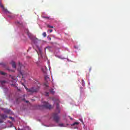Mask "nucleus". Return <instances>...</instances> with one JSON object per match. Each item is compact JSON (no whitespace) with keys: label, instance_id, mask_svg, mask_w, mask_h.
Masks as SVG:
<instances>
[{"label":"nucleus","instance_id":"33","mask_svg":"<svg viewBox=\"0 0 130 130\" xmlns=\"http://www.w3.org/2000/svg\"><path fill=\"white\" fill-rule=\"evenodd\" d=\"M46 87H48V85L46 84Z\"/></svg>","mask_w":130,"mask_h":130},{"label":"nucleus","instance_id":"5","mask_svg":"<svg viewBox=\"0 0 130 130\" xmlns=\"http://www.w3.org/2000/svg\"><path fill=\"white\" fill-rule=\"evenodd\" d=\"M0 7L2 8V9L4 12H6V13H9V11H8V10L7 9H6V8H5L4 7V5L1 3H0Z\"/></svg>","mask_w":130,"mask_h":130},{"label":"nucleus","instance_id":"35","mask_svg":"<svg viewBox=\"0 0 130 130\" xmlns=\"http://www.w3.org/2000/svg\"><path fill=\"white\" fill-rule=\"evenodd\" d=\"M24 97H25V95H24Z\"/></svg>","mask_w":130,"mask_h":130},{"label":"nucleus","instance_id":"1","mask_svg":"<svg viewBox=\"0 0 130 130\" xmlns=\"http://www.w3.org/2000/svg\"><path fill=\"white\" fill-rule=\"evenodd\" d=\"M60 112V110L59 109V105L58 104H56V111L55 113H53L52 114V117L54 121L56 122V123H58L59 122V119H60V117L58 116V113Z\"/></svg>","mask_w":130,"mask_h":130},{"label":"nucleus","instance_id":"17","mask_svg":"<svg viewBox=\"0 0 130 130\" xmlns=\"http://www.w3.org/2000/svg\"><path fill=\"white\" fill-rule=\"evenodd\" d=\"M10 111H11L10 110L7 109L6 110H5V112H6V113H9Z\"/></svg>","mask_w":130,"mask_h":130},{"label":"nucleus","instance_id":"9","mask_svg":"<svg viewBox=\"0 0 130 130\" xmlns=\"http://www.w3.org/2000/svg\"><path fill=\"white\" fill-rule=\"evenodd\" d=\"M79 122H75L74 123H73L71 125L74 126V125H78L79 124Z\"/></svg>","mask_w":130,"mask_h":130},{"label":"nucleus","instance_id":"16","mask_svg":"<svg viewBox=\"0 0 130 130\" xmlns=\"http://www.w3.org/2000/svg\"><path fill=\"white\" fill-rule=\"evenodd\" d=\"M50 48H51V47H47L45 48V50H46V49H48L49 50H50Z\"/></svg>","mask_w":130,"mask_h":130},{"label":"nucleus","instance_id":"30","mask_svg":"<svg viewBox=\"0 0 130 130\" xmlns=\"http://www.w3.org/2000/svg\"><path fill=\"white\" fill-rule=\"evenodd\" d=\"M45 69L46 71L47 70V68H46V67H45Z\"/></svg>","mask_w":130,"mask_h":130},{"label":"nucleus","instance_id":"4","mask_svg":"<svg viewBox=\"0 0 130 130\" xmlns=\"http://www.w3.org/2000/svg\"><path fill=\"white\" fill-rule=\"evenodd\" d=\"M7 84V81L6 80H1L0 81V86L3 87Z\"/></svg>","mask_w":130,"mask_h":130},{"label":"nucleus","instance_id":"34","mask_svg":"<svg viewBox=\"0 0 130 130\" xmlns=\"http://www.w3.org/2000/svg\"><path fill=\"white\" fill-rule=\"evenodd\" d=\"M50 40H51V38H50Z\"/></svg>","mask_w":130,"mask_h":130},{"label":"nucleus","instance_id":"11","mask_svg":"<svg viewBox=\"0 0 130 130\" xmlns=\"http://www.w3.org/2000/svg\"><path fill=\"white\" fill-rule=\"evenodd\" d=\"M50 92L51 93V94H54V91L53 90V89H50Z\"/></svg>","mask_w":130,"mask_h":130},{"label":"nucleus","instance_id":"10","mask_svg":"<svg viewBox=\"0 0 130 130\" xmlns=\"http://www.w3.org/2000/svg\"><path fill=\"white\" fill-rule=\"evenodd\" d=\"M19 67H20L19 71L21 72V68H22V64L21 62H19Z\"/></svg>","mask_w":130,"mask_h":130},{"label":"nucleus","instance_id":"26","mask_svg":"<svg viewBox=\"0 0 130 130\" xmlns=\"http://www.w3.org/2000/svg\"><path fill=\"white\" fill-rule=\"evenodd\" d=\"M43 18H45V19H49L48 17H43Z\"/></svg>","mask_w":130,"mask_h":130},{"label":"nucleus","instance_id":"15","mask_svg":"<svg viewBox=\"0 0 130 130\" xmlns=\"http://www.w3.org/2000/svg\"><path fill=\"white\" fill-rule=\"evenodd\" d=\"M27 35L29 38H31L32 37V35L30 33H28Z\"/></svg>","mask_w":130,"mask_h":130},{"label":"nucleus","instance_id":"32","mask_svg":"<svg viewBox=\"0 0 130 130\" xmlns=\"http://www.w3.org/2000/svg\"><path fill=\"white\" fill-rule=\"evenodd\" d=\"M70 119H71V120H73V118H70Z\"/></svg>","mask_w":130,"mask_h":130},{"label":"nucleus","instance_id":"21","mask_svg":"<svg viewBox=\"0 0 130 130\" xmlns=\"http://www.w3.org/2000/svg\"><path fill=\"white\" fill-rule=\"evenodd\" d=\"M2 122H4V120L0 119V123H2Z\"/></svg>","mask_w":130,"mask_h":130},{"label":"nucleus","instance_id":"6","mask_svg":"<svg viewBox=\"0 0 130 130\" xmlns=\"http://www.w3.org/2000/svg\"><path fill=\"white\" fill-rule=\"evenodd\" d=\"M0 117H1V118H2V119H6V118H7V117H8V116H7L6 115H5L4 114H0Z\"/></svg>","mask_w":130,"mask_h":130},{"label":"nucleus","instance_id":"25","mask_svg":"<svg viewBox=\"0 0 130 130\" xmlns=\"http://www.w3.org/2000/svg\"><path fill=\"white\" fill-rule=\"evenodd\" d=\"M50 33H51V32H52V31H53L52 29H50L49 30Z\"/></svg>","mask_w":130,"mask_h":130},{"label":"nucleus","instance_id":"7","mask_svg":"<svg viewBox=\"0 0 130 130\" xmlns=\"http://www.w3.org/2000/svg\"><path fill=\"white\" fill-rule=\"evenodd\" d=\"M11 64H12L13 68H14V69H16V62H15L14 61H12Z\"/></svg>","mask_w":130,"mask_h":130},{"label":"nucleus","instance_id":"31","mask_svg":"<svg viewBox=\"0 0 130 130\" xmlns=\"http://www.w3.org/2000/svg\"><path fill=\"white\" fill-rule=\"evenodd\" d=\"M16 101H19V99H17Z\"/></svg>","mask_w":130,"mask_h":130},{"label":"nucleus","instance_id":"12","mask_svg":"<svg viewBox=\"0 0 130 130\" xmlns=\"http://www.w3.org/2000/svg\"><path fill=\"white\" fill-rule=\"evenodd\" d=\"M47 27H48V28L53 29V26H51V25H47Z\"/></svg>","mask_w":130,"mask_h":130},{"label":"nucleus","instance_id":"27","mask_svg":"<svg viewBox=\"0 0 130 130\" xmlns=\"http://www.w3.org/2000/svg\"><path fill=\"white\" fill-rule=\"evenodd\" d=\"M43 72L44 74H46V71H44L43 70Z\"/></svg>","mask_w":130,"mask_h":130},{"label":"nucleus","instance_id":"28","mask_svg":"<svg viewBox=\"0 0 130 130\" xmlns=\"http://www.w3.org/2000/svg\"><path fill=\"white\" fill-rule=\"evenodd\" d=\"M22 101H25V99H23L22 100Z\"/></svg>","mask_w":130,"mask_h":130},{"label":"nucleus","instance_id":"20","mask_svg":"<svg viewBox=\"0 0 130 130\" xmlns=\"http://www.w3.org/2000/svg\"><path fill=\"white\" fill-rule=\"evenodd\" d=\"M45 95V96H48V95H49V92H46Z\"/></svg>","mask_w":130,"mask_h":130},{"label":"nucleus","instance_id":"22","mask_svg":"<svg viewBox=\"0 0 130 130\" xmlns=\"http://www.w3.org/2000/svg\"><path fill=\"white\" fill-rule=\"evenodd\" d=\"M59 126H63V124L60 123L59 124Z\"/></svg>","mask_w":130,"mask_h":130},{"label":"nucleus","instance_id":"18","mask_svg":"<svg viewBox=\"0 0 130 130\" xmlns=\"http://www.w3.org/2000/svg\"><path fill=\"white\" fill-rule=\"evenodd\" d=\"M0 74H1V75H6V73L3 72H1V71H0Z\"/></svg>","mask_w":130,"mask_h":130},{"label":"nucleus","instance_id":"23","mask_svg":"<svg viewBox=\"0 0 130 130\" xmlns=\"http://www.w3.org/2000/svg\"><path fill=\"white\" fill-rule=\"evenodd\" d=\"M79 120L80 121H81V122L82 123H83V119H79Z\"/></svg>","mask_w":130,"mask_h":130},{"label":"nucleus","instance_id":"8","mask_svg":"<svg viewBox=\"0 0 130 130\" xmlns=\"http://www.w3.org/2000/svg\"><path fill=\"white\" fill-rule=\"evenodd\" d=\"M17 23L18 24V25H19L20 26H23V22L21 21H17Z\"/></svg>","mask_w":130,"mask_h":130},{"label":"nucleus","instance_id":"3","mask_svg":"<svg viewBox=\"0 0 130 130\" xmlns=\"http://www.w3.org/2000/svg\"><path fill=\"white\" fill-rule=\"evenodd\" d=\"M42 107H44V108H46V109H51L52 108V106L46 102H43Z\"/></svg>","mask_w":130,"mask_h":130},{"label":"nucleus","instance_id":"29","mask_svg":"<svg viewBox=\"0 0 130 130\" xmlns=\"http://www.w3.org/2000/svg\"><path fill=\"white\" fill-rule=\"evenodd\" d=\"M25 102H26V103H29V102H28V101H25Z\"/></svg>","mask_w":130,"mask_h":130},{"label":"nucleus","instance_id":"24","mask_svg":"<svg viewBox=\"0 0 130 130\" xmlns=\"http://www.w3.org/2000/svg\"><path fill=\"white\" fill-rule=\"evenodd\" d=\"M9 118H10V119H14V117H9Z\"/></svg>","mask_w":130,"mask_h":130},{"label":"nucleus","instance_id":"2","mask_svg":"<svg viewBox=\"0 0 130 130\" xmlns=\"http://www.w3.org/2000/svg\"><path fill=\"white\" fill-rule=\"evenodd\" d=\"M24 87L26 90L27 93H29L30 95H32V94H34V93H38V92H39V90H40V87L39 86L32 87L30 88H27L25 85H24Z\"/></svg>","mask_w":130,"mask_h":130},{"label":"nucleus","instance_id":"19","mask_svg":"<svg viewBox=\"0 0 130 130\" xmlns=\"http://www.w3.org/2000/svg\"><path fill=\"white\" fill-rule=\"evenodd\" d=\"M38 41H39V40H38L37 39L35 40V44H36V42H37Z\"/></svg>","mask_w":130,"mask_h":130},{"label":"nucleus","instance_id":"13","mask_svg":"<svg viewBox=\"0 0 130 130\" xmlns=\"http://www.w3.org/2000/svg\"><path fill=\"white\" fill-rule=\"evenodd\" d=\"M48 79H49V77L48 76H45V81H47V80H48Z\"/></svg>","mask_w":130,"mask_h":130},{"label":"nucleus","instance_id":"14","mask_svg":"<svg viewBox=\"0 0 130 130\" xmlns=\"http://www.w3.org/2000/svg\"><path fill=\"white\" fill-rule=\"evenodd\" d=\"M42 35H43V36L44 37H46V36H47L46 32H43V33L42 34Z\"/></svg>","mask_w":130,"mask_h":130}]
</instances>
